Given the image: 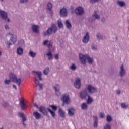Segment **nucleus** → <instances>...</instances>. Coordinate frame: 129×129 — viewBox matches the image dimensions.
Returning <instances> with one entry per match:
<instances>
[{
  "instance_id": "obj_1",
  "label": "nucleus",
  "mask_w": 129,
  "mask_h": 129,
  "mask_svg": "<svg viewBox=\"0 0 129 129\" xmlns=\"http://www.w3.org/2000/svg\"><path fill=\"white\" fill-rule=\"evenodd\" d=\"M80 62L83 65H86V61L88 63L90 64H93V61H94L93 58L91 57L89 55L87 54H83L80 53L79 55Z\"/></svg>"
},
{
  "instance_id": "obj_2",
  "label": "nucleus",
  "mask_w": 129,
  "mask_h": 129,
  "mask_svg": "<svg viewBox=\"0 0 129 129\" xmlns=\"http://www.w3.org/2000/svg\"><path fill=\"white\" fill-rule=\"evenodd\" d=\"M58 31V28L55 24H52L51 26L49 27L47 30L44 32V36H51L52 33L56 34Z\"/></svg>"
},
{
  "instance_id": "obj_3",
  "label": "nucleus",
  "mask_w": 129,
  "mask_h": 129,
  "mask_svg": "<svg viewBox=\"0 0 129 129\" xmlns=\"http://www.w3.org/2000/svg\"><path fill=\"white\" fill-rule=\"evenodd\" d=\"M8 36H10V39L9 41H7L5 43L7 46H11L12 45H15L17 42V35L13 34L11 32L8 33Z\"/></svg>"
},
{
  "instance_id": "obj_4",
  "label": "nucleus",
  "mask_w": 129,
  "mask_h": 129,
  "mask_svg": "<svg viewBox=\"0 0 129 129\" xmlns=\"http://www.w3.org/2000/svg\"><path fill=\"white\" fill-rule=\"evenodd\" d=\"M9 77L10 78V80H11L12 82L16 83L18 86H20V85H21V82L22 81V79L21 78L18 79L17 76L13 73H10Z\"/></svg>"
},
{
  "instance_id": "obj_5",
  "label": "nucleus",
  "mask_w": 129,
  "mask_h": 129,
  "mask_svg": "<svg viewBox=\"0 0 129 129\" xmlns=\"http://www.w3.org/2000/svg\"><path fill=\"white\" fill-rule=\"evenodd\" d=\"M86 90H87L90 94H93L97 92V88L90 84L87 85Z\"/></svg>"
},
{
  "instance_id": "obj_6",
  "label": "nucleus",
  "mask_w": 129,
  "mask_h": 129,
  "mask_svg": "<svg viewBox=\"0 0 129 129\" xmlns=\"http://www.w3.org/2000/svg\"><path fill=\"white\" fill-rule=\"evenodd\" d=\"M89 95L88 92L86 89L82 90L79 94V96L81 99H86V98Z\"/></svg>"
},
{
  "instance_id": "obj_7",
  "label": "nucleus",
  "mask_w": 129,
  "mask_h": 129,
  "mask_svg": "<svg viewBox=\"0 0 129 129\" xmlns=\"http://www.w3.org/2000/svg\"><path fill=\"white\" fill-rule=\"evenodd\" d=\"M119 74L120 77H123V76H125V74H126V71H125V69H124L123 64H121L120 66Z\"/></svg>"
},
{
  "instance_id": "obj_8",
  "label": "nucleus",
  "mask_w": 129,
  "mask_h": 129,
  "mask_svg": "<svg viewBox=\"0 0 129 129\" xmlns=\"http://www.w3.org/2000/svg\"><path fill=\"white\" fill-rule=\"evenodd\" d=\"M74 86L75 88H77V89H79L81 86V80H80V78H76L75 79V81L74 83Z\"/></svg>"
},
{
  "instance_id": "obj_9",
  "label": "nucleus",
  "mask_w": 129,
  "mask_h": 129,
  "mask_svg": "<svg viewBox=\"0 0 129 129\" xmlns=\"http://www.w3.org/2000/svg\"><path fill=\"white\" fill-rule=\"evenodd\" d=\"M62 100L63 103L66 104H69L70 102V99H69V95H68L67 94L63 95Z\"/></svg>"
},
{
  "instance_id": "obj_10",
  "label": "nucleus",
  "mask_w": 129,
  "mask_h": 129,
  "mask_svg": "<svg viewBox=\"0 0 129 129\" xmlns=\"http://www.w3.org/2000/svg\"><path fill=\"white\" fill-rule=\"evenodd\" d=\"M75 13L77 15H83L84 14V9L81 7H78L75 9Z\"/></svg>"
},
{
  "instance_id": "obj_11",
  "label": "nucleus",
  "mask_w": 129,
  "mask_h": 129,
  "mask_svg": "<svg viewBox=\"0 0 129 129\" xmlns=\"http://www.w3.org/2000/svg\"><path fill=\"white\" fill-rule=\"evenodd\" d=\"M52 4L50 2H49L47 4V10L48 12V13L50 15V16H53V11L52 10Z\"/></svg>"
},
{
  "instance_id": "obj_12",
  "label": "nucleus",
  "mask_w": 129,
  "mask_h": 129,
  "mask_svg": "<svg viewBox=\"0 0 129 129\" xmlns=\"http://www.w3.org/2000/svg\"><path fill=\"white\" fill-rule=\"evenodd\" d=\"M38 109L42 114H44V115H47L48 114V108H46V107L44 106L40 107L38 108Z\"/></svg>"
},
{
  "instance_id": "obj_13",
  "label": "nucleus",
  "mask_w": 129,
  "mask_h": 129,
  "mask_svg": "<svg viewBox=\"0 0 129 129\" xmlns=\"http://www.w3.org/2000/svg\"><path fill=\"white\" fill-rule=\"evenodd\" d=\"M0 17L3 20H7L8 18V13L6 11L0 10Z\"/></svg>"
},
{
  "instance_id": "obj_14",
  "label": "nucleus",
  "mask_w": 129,
  "mask_h": 129,
  "mask_svg": "<svg viewBox=\"0 0 129 129\" xmlns=\"http://www.w3.org/2000/svg\"><path fill=\"white\" fill-rule=\"evenodd\" d=\"M82 42L84 44H87L89 42V33L87 32L85 35L83 37Z\"/></svg>"
},
{
  "instance_id": "obj_15",
  "label": "nucleus",
  "mask_w": 129,
  "mask_h": 129,
  "mask_svg": "<svg viewBox=\"0 0 129 129\" xmlns=\"http://www.w3.org/2000/svg\"><path fill=\"white\" fill-rule=\"evenodd\" d=\"M35 83L36 86H39V89H43V84H40L39 80H38V77L37 76H35Z\"/></svg>"
},
{
  "instance_id": "obj_16",
  "label": "nucleus",
  "mask_w": 129,
  "mask_h": 129,
  "mask_svg": "<svg viewBox=\"0 0 129 129\" xmlns=\"http://www.w3.org/2000/svg\"><path fill=\"white\" fill-rule=\"evenodd\" d=\"M33 116L35 117V119H41L42 118V114L37 111H35L33 113Z\"/></svg>"
},
{
  "instance_id": "obj_17",
  "label": "nucleus",
  "mask_w": 129,
  "mask_h": 129,
  "mask_svg": "<svg viewBox=\"0 0 129 129\" xmlns=\"http://www.w3.org/2000/svg\"><path fill=\"white\" fill-rule=\"evenodd\" d=\"M20 104L22 109H26L27 106L25 104V101H24V98H21L20 101Z\"/></svg>"
},
{
  "instance_id": "obj_18",
  "label": "nucleus",
  "mask_w": 129,
  "mask_h": 129,
  "mask_svg": "<svg viewBox=\"0 0 129 129\" xmlns=\"http://www.w3.org/2000/svg\"><path fill=\"white\" fill-rule=\"evenodd\" d=\"M53 88L55 90L56 94H57V95L59 96L61 95V93H60V86L59 85H56L54 86Z\"/></svg>"
},
{
  "instance_id": "obj_19",
  "label": "nucleus",
  "mask_w": 129,
  "mask_h": 129,
  "mask_svg": "<svg viewBox=\"0 0 129 129\" xmlns=\"http://www.w3.org/2000/svg\"><path fill=\"white\" fill-rule=\"evenodd\" d=\"M32 29L34 33H39V26L33 24L32 26Z\"/></svg>"
},
{
  "instance_id": "obj_20",
  "label": "nucleus",
  "mask_w": 129,
  "mask_h": 129,
  "mask_svg": "<svg viewBox=\"0 0 129 129\" xmlns=\"http://www.w3.org/2000/svg\"><path fill=\"white\" fill-rule=\"evenodd\" d=\"M60 16H61V17L67 16V10L66 8H62L60 10Z\"/></svg>"
},
{
  "instance_id": "obj_21",
  "label": "nucleus",
  "mask_w": 129,
  "mask_h": 129,
  "mask_svg": "<svg viewBox=\"0 0 129 129\" xmlns=\"http://www.w3.org/2000/svg\"><path fill=\"white\" fill-rule=\"evenodd\" d=\"M94 124L93 126L94 127H97V124L98 123V118H97V116H94Z\"/></svg>"
},
{
  "instance_id": "obj_22",
  "label": "nucleus",
  "mask_w": 129,
  "mask_h": 129,
  "mask_svg": "<svg viewBox=\"0 0 129 129\" xmlns=\"http://www.w3.org/2000/svg\"><path fill=\"white\" fill-rule=\"evenodd\" d=\"M33 72L34 73H36V74L37 76H38L39 80H43V79L42 78V72L34 71Z\"/></svg>"
},
{
  "instance_id": "obj_23",
  "label": "nucleus",
  "mask_w": 129,
  "mask_h": 129,
  "mask_svg": "<svg viewBox=\"0 0 129 129\" xmlns=\"http://www.w3.org/2000/svg\"><path fill=\"white\" fill-rule=\"evenodd\" d=\"M24 53V50H23L22 48L21 47H19L17 49V54L19 56L23 55Z\"/></svg>"
},
{
  "instance_id": "obj_24",
  "label": "nucleus",
  "mask_w": 129,
  "mask_h": 129,
  "mask_svg": "<svg viewBox=\"0 0 129 129\" xmlns=\"http://www.w3.org/2000/svg\"><path fill=\"white\" fill-rule=\"evenodd\" d=\"M87 97L88 98L87 100V104H91L92 102H93V99L90 96V95H89Z\"/></svg>"
},
{
  "instance_id": "obj_25",
  "label": "nucleus",
  "mask_w": 129,
  "mask_h": 129,
  "mask_svg": "<svg viewBox=\"0 0 129 129\" xmlns=\"http://www.w3.org/2000/svg\"><path fill=\"white\" fill-rule=\"evenodd\" d=\"M74 113H75V110H74V109L71 108L68 110V114L70 116H73Z\"/></svg>"
},
{
  "instance_id": "obj_26",
  "label": "nucleus",
  "mask_w": 129,
  "mask_h": 129,
  "mask_svg": "<svg viewBox=\"0 0 129 129\" xmlns=\"http://www.w3.org/2000/svg\"><path fill=\"white\" fill-rule=\"evenodd\" d=\"M58 113H59L60 116H61V117H62V118L65 117V112H64V111H63L62 108L59 109Z\"/></svg>"
},
{
  "instance_id": "obj_27",
  "label": "nucleus",
  "mask_w": 129,
  "mask_h": 129,
  "mask_svg": "<svg viewBox=\"0 0 129 129\" xmlns=\"http://www.w3.org/2000/svg\"><path fill=\"white\" fill-rule=\"evenodd\" d=\"M46 56L48 60H52V59H53V55H52V52H51V50H48V52L46 53Z\"/></svg>"
},
{
  "instance_id": "obj_28",
  "label": "nucleus",
  "mask_w": 129,
  "mask_h": 129,
  "mask_svg": "<svg viewBox=\"0 0 129 129\" xmlns=\"http://www.w3.org/2000/svg\"><path fill=\"white\" fill-rule=\"evenodd\" d=\"M18 116H19V117H21L22 118V120L23 119V121L27 120V117L25 116V114H24V113H18Z\"/></svg>"
},
{
  "instance_id": "obj_29",
  "label": "nucleus",
  "mask_w": 129,
  "mask_h": 129,
  "mask_svg": "<svg viewBox=\"0 0 129 129\" xmlns=\"http://www.w3.org/2000/svg\"><path fill=\"white\" fill-rule=\"evenodd\" d=\"M65 25L69 30H70V29H71V23H70V21L69 20L66 21Z\"/></svg>"
},
{
  "instance_id": "obj_30",
  "label": "nucleus",
  "mask_w": 129,
  "mask_h": 129,
  "mask_svg": "<svg viewBox=\"0 0 129 129\" xmlns=\"http://www.w3.org/2000/svg\"><path fill=\"white\" fill-rule=\"evenodd\" d=\"M28 55L31 58H35L36 57V52H34V51L32 50H30L28 53Z\"/></svg>"
},
{
  "instance_id": "obj_31",
  "label": "nucleus",
  "mask_w": 129,
  "mask_h": 129,
  "mask_svg": "<svg viewBox=\"0 0 129 129\" xmlns=\"http://www.w3.org/2000/svg\"><path fill=\"white\" fill-rule=\"evenodd\" d=\"M93 18H95L97 20H99L100 19V15L97 14L96 11H94V13L92 15Z\"/></svg>"
},
{
  "instance_id": "obj_32",
  "label": "nucleus",
  "mask_w": 129,
  "mask_h": 129,
  "mask_svg": "<svg viewBox=\"0 0 129 129\" xmlns=\"http://www.w3.org/2000/svg\"><path fill=\"white\" fill-rule=\"evenodd\" d=\"M117 4L118 6L122 8L123 7H124L125 6V3L123 1H117Z\"/></svg>"
},
{
  "instance_id": "obj_33",
  "label": "nucleus",
  "mask_w": 129,
  "mask_h": 129,
  "mask_svg": "<svg viewBox=\"0 0 129 129\" xmlns=\"http://www.w3.org/2000/svg\"><path fill=\"white\" fill-rule=\"evenodd\" d=\"M49 72H50V70L49 69V67L45 68L43 71V74L44 75H48L49 74Z\"/></svg>"
},
{
  "instance_id": "obj_34",
  "label": "nucleus",
  "mask_w": 129,
  "mask_h": 129,
  "mask_svg": "<svg viewBox=\"0 0 129 129\" xmlns=\"http://www.w3.org/2000/svg\"><path fill=\"white\" fill-rule=\"evenodd\" d=\"M81 108L83 109V110H86L87 108H88V107L87 106V104L86 103H83L81 105Z\"/></svg>"
},
{
  "instance_id": "obj_35",
  "label": "nucleus",
  "mask_w": 129,
  "mask_h": 129,
  "mask_svg": "<svg viewBox=\"0 0 129 129\" xmlns=\"http://www.w3.org/2000/svg\"><path fill=\"white\" fill-rule=\"evenodd\" d=\"M48 111L50 112L51 115L52 116V117H55L56 116V114L55 113V112L52 110H51L50 108H47Z\"/></svg>"
},
{
  "instance_id": "obj_36",
  "label": "nucleus",
  "mask_w": 129,
  "mask_h": 129,
  "mask_svg": "<svg viewBox=\"0 0 129 129\" xmlns=\"http://www.w3.org/2000/svg\"><path fill=\"white\" fill-rule=\"evenodd\" d=\"M96 37L97 40H102L103 39V36H102L100 33H98L96 34Z\"/></svg>"
},
{
  "instance_id": "obj_37",
  "label": "nucleus",
  "mask_w": 129,
  "mask_h": 129,
  "mask_svg": "<svg viewBox=\"0 0 129 129\" xmlns=\"http://www.w3.org/2000/svg\"><path fill=\"white\" fill-rule=\"evenodd\" d=\"M129 105L128 104H126V103H122L121 104V107H122V108H127V107H128Z\"/></svg>"
},
{
  "instance_id": "obj_38",
  "label": "nucleus",
  "mask_w": 129,
  "mask_h": 129,
  "mask_svg": "<svg viewBox=\"0 0 129 129\" xmlns=\"http://www.w3.org/2000/svg\"><path fill=\"white\" fill-rule=\"evenodd\" d=\"M57 25H58V28H59V29L63 28V24L62 23V22L61 21V20L58 21Z\"/></svg>"
},
{
  "instance_id": "obj_39",
  "label": "nucleus",
  "mask_w": 129,
  "mask_h": 129,
  "mask_svg": "<svg viewBox=\"0 0 129 129\" xmlns=\"http://www.w3.org/2000/svg\"><path fill=\"white\" fill-rule=\"evenodd\" d=\"M70 69L71 70H75L76 69V66L75 64L73 63L70 67Z\"/></svg>"
},
{
  "instance_id": "obj_40",
  "label": "nucleus",
  "mask_w": 129,
  "mask_h": 129,
  "mask_svg": "<svg viewBox=\"0 0 129 129\" xmlns=\"http://www.w3.org/2000/svg\"><path fill=\"white\" fill-rule=\"evenodd\" d=\"M91 49L93 50V51H96L97 50V46L96 45L92 44L91 45Z\"/></svg>"
},
{
  "instance_id": "obj_41",
  "label": "nucleus",
  "mask_w": 129,
  "mask_h": 129,
  "mask_svg": "<svg viewBox=\"0 0 129 129\" xmlns=\"http://www.w3.org/2000/svg\"><path fill=\"white\" fill-rule=\"evenodd\" d=\"M4 83L5 84H6L7 85L10 84L11 83V80H8V79H6L4 81Z\"/></svg>"
},
{
  "instance_id": "obj_42",
  "label": "nucleus",
  "mask_w": 129,
  "mask_h": 129,
  "mask_svg": "<svg viewBox=\"0 0 129 129\" xmlns=\"http://www.w3.org/2000/svg\"><path fill=\"white\" fill-rule=\"evenodd\" d=\"M112 120V118H111V116L110 115H107V121L109 122H110Z\"/></svg>"
},
{
  "instance_id": "obj_43",
  "label": "nucleus",
  "mask_w": 129,
  "mask_h": 129,
  "mask_svg": "<svg viewBox=\"0 0 129 129\" xmlns=\"http://www.w3.org/2000/svg\"><path fill=\"white\" fill-rule=\"evenodd\" d=\"M8 105V103L6 102H3L2 104V106H3V107H7Z\"/></svg>"
},
{
  "instance_id": "obj_44",
  "label": "nucleus",
  "mask_w": 129,
  "mask_h": 129,
  "mask_svg": "<svg viewBox=\"0 0 129 129\" xmlns=\"http://www.w3.org/2000/svg\"><path fill=\"white\" fill-rule=\"evenodd\" d=\"M29 2V0H20V4H27Z\"/></svg>"
},
{
  "instance_id": "obj_45",
  "label": "nucleus",
  "mask_w": 129,
  "mask_h": 129,
  "mask_svg": "<svg viewBox=\"0 0 129 129\" xmlns=\"http://www.w3.org/2000/svg\"><path fill=\"white\" fill-rule=\"evenodd\" d=\"M49 42H50V41H49V40H44V41H43V44L44 46H47V45H48V43H49Z\"/></svg>"
},
{
  "instance_id": "obj_46",
  "label": "nucleus",
  "mask_w": 129,
  "mask_h": 129,
  "mask_svg": "<svg viewBox=\"0 0 129 129\" xmlns=\"http://www.w3.org/2000/svg\"><path fill=\"white\" fill-rule=\"evenodd\" d=\"M104 129H111V127L109 124H107L106 125L104 126Z\"/></svg>"
},
{
  "instance_id": "obj_47",
  "label": "nucleus",
  "mask_w": 129,
  "mask_h": 129,
  "mask_svg": "<svg viewBox=\"0 0 129 129\" xmlns=\"http://www.w3.org/2000/svg\"><path fill=\"white\" fill-rule=\"evenodd\" d=\"M47 46L49 49H51V48H52V43H51V41H49L48 42Z\"/></svg>"
},
{
  "instance_id": "obj_48",
  "label": "nucleus",
  "mask_w": 129,
  "mask_h": 129,
  "mask_svg": "<svg viewBox=\"0 0 129 129\" xmlns=\"http://www.w3.org/2000/svg\"><path fill=\"white\" fill-rule=\"evenodd\" d=\"M50 107L52 108L53 110H57V106L54 105H51Z\"/></svg>"
},
{
  "instance_id": "obj_49",
  "label": "nucleus",
  "mask_w": 129,
  "mask_h": 129,
  "mask_svg": "<svg viewBox=\"0 0 129 129\" xmlns=\"http://www.w3.org/2000/svg\"><path fill=\"white\" fill-rule=\"evenodd\" d=\"M116 93L117 95H120L121 91L120 90H117L116 91Z\"/></svg>"
},
{
  "instance_id": "obj_50",
  "label": "nucleus",
  "mask_w": 129,
  "mask_h": 129,
  "mask_svg": "<svg viewBox=\"0 0 129 129\" xmlns=\"http://www.w3.org/2000/svg\"><path fill=\"white\" fill-rule=\"evenodd\" d=\"M4 28L5 30H10V26L8 25H5Z\"/></svg>"
},
{
  "instance_id": "obj_51",
  "label": "nucleus",
  "mask_w": 129,
  "mask_h": 129,
  "mask_svg": "<svg viewBox=\"0 0 129 129\" xmlns=\"http://www.w3.org/2000/svg\"><path fill=\"white\" fill-rule=\"evenodd\" d=\"M100 117H101V118H103L104 117V113H100Z\"/></svg>"
},
{
  "instance_id": "obj_52",
  "label": "nucleus",
  "mask_w": 129,
  "mask_h": 129,
  "mask_svg": "<svg viewBox=\"0 0 129 129\" xmlns=\"http://www.w3.org/2000/svg\"><path fill=\"white\" fill-rule=\"evenodd\" d=\"M54 58L55 59H56V60H58V59H59V55L58 54H55L54 55Z\"/></svg>"
},
{
  "instance_id": "obj_53",
  "label": "nucleus",
  "mask_w": 129,
  "mask_h": 129,
  "mask_svg": "<svg viewBox=\"0 0 129 129\" xmlns=\"http://www.w3.org/2000/svg\"><path fill=\"white\" fill-rule=\"evenodd\" d=\"M25 121H26V120L24 121V119H22V123L23 126H26V123H25Z\"/></svg>"
},
{
  "instance_id": "obj_54",
  "label": "nucleus",
  "mask_w": 129,
  "mask_h": 129,
  "mask_svg": "<svg viewBox=\"0 0 129 129\" xmlns=\"http://www.w3.org/2000/svg\"><path fill=\"white\" fill-rule=\"evenodd\" d=\"M91 3H97L99 0H90Z\"/></svg>"
},
{
  "instance_id": "obj_55",
  "label": "nucleus",
  "mask_w": 129,
  "mask_h": 129,
  "mask_svg": "<svg viewBox=\"0 0 129 129\" xmlns=\"http://www.w3.org/2000/svg\"><path fill=\"white\" fill-rule=\"evenodd\" d=\"M101 21H102V22H105V21H106L105 18L102 17L101 18Z\"/></svg>"
},
{
  "instance_id": "obj_56",
  "label": "nucleus",
  "mask_w": 129,
  "mask_h": 129,
  "mask_svg": "<svg viewBox=\"0 0 129 129\" xmlns=\"http://www.w3.org/2000/svg\"><path fill=\"white\" fill-rule=\"evenodd\" d=\"M34 106H35V107H36L37 108H39V107L38 106V105H37V104H34Z\"/></svg>"
},
{
  "instance_id": "obj_57",
  "label": "nucleus",
  "mask_w": 129,
  "mask_h": 129,
  "mask_svg": "<svg viewBox=\"0 0 129 129\" xmlns=\"http://www.w3.org/2000/svg\"><path fill=\"white\" fill-rule=\"evenodd\" d=\"M13 87L14 89H16V90H17V87L15 85H13Z\"/></svg>"
},
{
  "instance_id": "obj_58",
  "label": "nucleus",
  "mask_w": 129,
  "mask_h": 129,
  "mask_svg": "<svg viewBox=\"0 0 129 129\" xmlns=\"http://www.w3.org/2000/svg\"><path fill=\"white\" fill-rule=\"evenodd\" d=\"M7 22H10V19L9 18L7 19Z\"/></svg>"
},
{
  "instance_id": "obj_59",
  "label": "nucleus",
  "mask_w": 129,
  "mask_h": 129,
  "mask_svg": "<svg viewBox=\"0 0 129 129\" xmlns=\"http://www.w3.org/2000/svg\"><path fill=\"white\" fill-rule=\"evenodd\" d=\"M0 129H5V127H4V126H2V127H0Z\"/></svg>"
},
{
  "instance_id": "obj_60",
  "label": "nucleus",
  "mask_w": 129,
  "mask_h": 129,
  "mask_svg": "<svg viewBox=\"0 0 129 129\" xmlns=\"http://www.w3.org/2000/svg\"><path fill=\"white\" fill-rule=\"evenodd\" d=\"M89 21L90 22H93V20H91L90 19H89Z\"/></svg>"
},
{
  "instance_id": "obj_61",
  "label": "nucleus",
  "mask_w": 129,
  "mask_h": 129,
  "mask_svg": "<svg viewBox=\"0 0 129 129\" xmlns=\"http://www.w3.org/2000/svg\"><path fill=\"white\" fill-rule=\"evenodd\" d=\"M1 56H2V52L1 51H0V57H1Z\"/></svg>"
},
{
  "instance_id": "obj_62",
  "label": "nucleus",
  "mask_w": 129,
  "mask_h": 129,
  "mask_svg": "<svg viewBox=\"0 0 129 129\" xmlns=\"http://www.w3.org/2000/svg\"><path fill=\"white\" fill-rule=\"evenodd\" d=\"M72 10H73V7H71Z\"/></svg>"
},
{
  "instance_id": "obj_63",
  "label": "nucleus",
  "mask_w": 129,
  "mask_h": 129,
  "mask_svg": "<svg viewBox=\"0 0 129 129\" xmlns=\"http://www.w3.org/2000/svg\"><path fill=\"white\" fill-rule=\"evenodd\" d=\"M1 2H4V0H1Z\"/></svg>"
}]
</instances>
